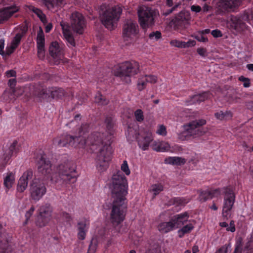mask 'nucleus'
Segmentation results:
<instances>
[{"label": "nucleus", "instance_id": "1", "mask_svg": "<svg viewBox=\"0 0 253 253\" xmlns=\"http://www.w3.org/2000/svg\"><path fill=\"white\" fill-rule=\"evenodd\" d=\"M105 124L106 127L105 132H94L86 139V133L88 132L89 126L88 124L85 123L82 124L77 135L64 134L54 138L53 144L59 147H84L85 145H88L99 148L95 162L98 171L102 172L108 168L109 163L112 159L113 150L111 144L114 133L113 118L110 116H106Z\"/></svg>", "mask_w": 253, "mask_h": 253}, {"label": "nucleus", "instance_id": "2", "mask_svg": "<svg viewBox=\"0 0 253 253\" xmlns=\"http://www.w3.org/2000/svg\"><path fill=\"white\" fill-rule=\"evenodd\" d=\"M35 161L39 172L43 175L45 180L49 179L52 184L62 186L74 183L77 180L78 174L74 164L67 161L56 168V171L51 173V163L43 153L37 154Z\"/></svg>", "mask_w": 253, "mask_h": 253}, {"label": "nucleus", "instance_id": "3", "mask_svg": "<svg viewBox=\"0 0 253 253\" xmlns=\"http://www.w3.org/2000/svg\"><path fill=\"white\" fill-rule=\"evenodd\" d=\"M113 198L110 213L111 221L118 225L125 219L127 207L126 196L128 193V184L126 176L119 171L114 174L109 184Z\"/></svg>", "mask_w": 253, "mask_h": 253}, {"label": "nucleus", "instance_id": "4", "mask_svg": "<svg viewBox=\"0 0 253 253\" xmlns=\"http://www.w3.org/2000/svg\"><path fill=\"white\" fill-rule=\"evenodd\" d=\"M139 71L138 63L134 61H126L120 64L114 70L115 76L120 77L123 81L129 84L130 77L137 74Z\"/></svg>", "mask_w": 253, "mask_h": 253}, {"label": "nucleus", "instance_id": "5", "mask_svg": "<svg viewBox=\"0 0 253 253\" xmlns=\"http://www.w3.org/2000/svg\"><path fill=\"white\" fill-rule=\"evenodd\" d=\"M122 9L119 6H114L106 8L100 15L102 24L110 30H114L117 26Z\"/></svg>", "mask_w": 253, "mask_h": 253}, {"label": "nucleus", "instance_id": "6", "mask_svg": "<svg viewBox=\"0 0 253 253\" xmlns=\"http://www.w3.org/2000/svg\"><path fill=\"white\" fill-rule=\"evenodd\" d=\"M220 189L221 194L224 196L222 215L223 217L227 218L235 202V187L234 186L229 185L220 188Z\"/></svg>", "mask_w": 253, "mask_h": 253}, {"label": "nucleus", "instance_id": "7", "mask_svg": "<svg viewBox=\"0 0 253 253\" xmlns=\"http://www.w3.org/2000/svg\"><path fill=\"white\" fill-rule=\"evenodd\" d=\"M247 22L250 23V15L246 10L236 15H231L229 19L231 28L239 33L248 29Z\"/></svg>", "mask_w": 253, "mask_h": 253}, {"label": "nucleus", "instance_id": "8", "mask_svg": "<svg viewBox=\"0 0 253 253\" xmlns=\"http://www.w3.org/2000/svg\"><path fill=\"white\" fill-rule=\"evenodd\" d=\"M138 20L143 29L152 27L155 24L156 12L148 6L140 7L138 10Z\"/></svg>", "mask_w": 253, "mask_h": 253}, {"label": "nucleus", "instance_id": "9", "mask_svg": "<svg viewBox=\"0 0 253 253\" xmlns=\"http://www.w3.org/2000/svg\"><path fill=\"white\" fill-rule=\"evenodd\" d=\"M242 3V0H218L215 5V11L221 15L236 12Z\"/></svg>", "mask_w": 253, "mask_h": 253}, {"label": "nucleus", "instance_id": "10", "mask_svg": "<svg viewBox=\"0 0 253 253\" xmlns=\"http://www.w3.org/2000/svg\"><path fill=\"white\" fill-rule=\"evenodd\" d=\"M126 134L131 140L133 139H136L138 146L143 151L148 149L149 145L153 139L151 133L145 132L139 134L136 130H134L130 126L128 127L127 134L126 133Z\"/></svg>", "mask_w": 253, "mask_h": 253}, {"label": "nucleus", "instance_id": "11", "mask_svg": "<svg viewBox=\"0 0 253 253\" xmlns=\"http://www.w3.org/2000/svg\"><path fill=\"white\" fill-rule=\"evenodd\" d=\"M206 124V120L203 119L195 120L190 122L186 130L179 135V138L183 140L187 139L189 136L196 137L203 135L205 132L201 129V127Z\"/></svg>", "mask_w": 253, "mask_h": 253}, {"label": "nucleus", "instance_id": "12", "mask_svg": "<svg viewBox=\"0 0 253 253\" xmlns=\"http://www.w3.org/2000/svg\"><path fill=\"white\" fill-rule=\"evenodd\" d=\"M21 150V144L17 140L7 144L3 149V154L0 156V166L5 168L12 157L16 156Z\"/></svg>", "mask_w": 253, "mask_h": 253}, {"label": "nucleus", "instance_id": "13", "mask_svg": "<svg viewBox=\"0 0 253 253\" xmlns=\"http://www.w3.org/2000/svg\"><path fill=\"white\" fill-rule=\"evenodd\" d=\"M46 188L42 180L35 178L30 183V193L32 200L39 201L45 194Z\"/></svg>", "mask_w": 253, "mask_h": 253}, {"label": "nucleus", "instance_id": "14", "mask_svg": "<svg viewBox=\"0 0 253 253\" xmlns=\"http://www.w3.org/2000/svg\"><path fill=\"white\" fill-rule=\"evenodd\" d=\"M71 27L76 33L81 35L84 33L86 27V21L83 15L75 11L71 16Z\"/></svg>", "mask_w": 253, "mask_h": 253}, {"label": "nucleus", "instance_id": "15", "mask_svg": "<svg viewBox=\"0 0 253 253\" xmlns=\"http://www.w3.org/2000/svg\"><path fill=\"white\" fill-rule=\"evenodd\" d=\"M139 33V27L136 22L130 20L126 21L123 26V35L125 41L136 39Z\"/></svg>", "mask_w": 253, "mask_h": 253}, {"label": "nucleus", "instance_id": "16", "mask_svg": "<svg viewBox=\"0 0 253 253\" xmlns=\"http://www.w3.org/2000/svg\"><path fill=\"white\" fill-rule=\"evenodd\" d=\"M52 211L51 207L49 204H45L39 209V215L36 222V225L42 227L46 225L50 219Z\"/></svg>", "mask_w": 253, "mask_h": 253}, {"label": "nucleus", "instance_id": "17", "mask_svg": "<svg viewBox=\"0 0 253 253\" xmlns=\"http://www.w3.org/2000/svg\"><path fill=\"white\" fill-rule=\"evenodd\" d=\"M37 178L34 174L33 171L29 169L25 171L19 178L17 186V190L19 192H24L28 186V184L34 179Z\"/></svg>", "mask_w": 253, "mask_h": 253}, {"label": "nucleus", "instance_id": "18", "mask_svg": "<svg viewBox=\"0 0 253 253\" xmlns=\"http://www.w3.org/2000/svg\"><path fill=\"white\" fill-rule=\"evenodd\" d=\"M19 11V7L15 4L0 8V24H3L8 21L12 16Z\"/></svg>", "mask_w": 253, "mask_h": 253}, {"label": "nucleus", "instance_id": "19", "mask_svg": "<svg viewBox=\"0 0 253 253\" xmlns=\"http://www.w3.org/2000/svg\"><path fill=\"white\" fill-rule=\"evenodd\" d=\"M50 56L55 60V64H58L63 55V47L57 42H52L49 47Z\"/></svg>", "mask_w": 253, "mask_h": 253}, {"label": "nucleus", "instance_id": "20", "mask_svg": "<svg viewBox=\"0 0 253 253\" xmlns=\"http://www.w3.org/2000/svg\"><path fill=\"white\" fill-rule=\"evenodd\" d=\"M189 20V15L185 12H181L175 16L171 22L175 29H179L186 28L188 24Z\"/></svg>", "mask_w": 253, "mask_h": 253}, {"label": "nucleus", "instance_id": "21", "mask_svg": "<svg viewBox=\"0 0 253 253\" xmlns=\"http://www.w3.org/2000/svg\"><path fill=\"white\" fill-rule=\"evenodd\" d=\"M198 193L199 194L198 199L202 203L221 195V189L218 188L211 190H199Z\"/></svg>", "mask_w": 253, "mask_h": 253}, {"label": "nucleus", "instance_id": "22", "mask_svg": "<svg viewBox=\"0 0 253 253\" xmlns=\"http://www.w3.org/2000/svg\"><path fill=\"white\" fill-rule=\"evenodd\" d=\"M89 227V221L86 218L80 219L77 223L78 238L80 240L85 239Z\"/></svg>", "mask_w": 253, "mask_h": 253}, {"label": "nucleus", "instance_id": "23", "mask_svg": "<svg viewBox=\"0 0 253 253\" xmlns=\"http://www.w3.org/2000/svg\"><path fill=\"white\" fill-rule=\"evenodd\" d=\"M211 94L209 91H205L201 93L192 95L189 99L185 101L186 105H190L196 103H200L211 97Z\"/></svg>", "mask_w": 253, "mask_h": 253}, {"label": "nucleus", "instance_id": "24", "mask_svg": "<svg viewBox=\"0 0 253 253\" xmlns=\"http://www.w3.org/2000/svg\"><path fill=\"white\" fill-rule=\"evenodd\" d=\"M10 251L8 240L6 237V234L3 233L2 227L0 225V253H9Z\"/></svg>", "mask_w": 253, "mask_h": 253}, {"label": "nucleus", "instance_id": "25", "mask_svg": "<svg viewBox=\"0 0 253 253\" xmlns=\"http://www.w3.org/2000/svg\"><path fill=\"white\" fill-rule=\"evenodd\" d=\"M60 25L62 28L63 36L68 43L71 46H75V39L69 29V25L63 22L60 23Z\"/></svg>", "mask_w": 253, "mask_h": 253}, {"label": "nucleus", "instance_id": "26", "mask_svg": "<svg viewBox=\"0 0 253 253\" xmlns=\"http://www.w3.org/2000/svg\"><path fill=\"white\" fill-rule=\"evenodd\" d=\"M43 94H46L48 95L49 97H51L52 98H60L64 95V90L62 88L58 87H52L49 88L48 90H44V89L42 91Z\"/></svg>", "mask_w": 253, "mask_h": 253}, {"label": "nucleus", "instance_id": "27", "mask_svg": "<svg viewBox=\"0 0 253 253\" xmlns=\"http://www.w3.org/2000/svg\"><path fill=\"white\" fill-rule=\"evenodd\" d=\"M37 43L38 56L40 57L43 55L44 51L45 39L43 32L41 28L38 33L37 38Z\"/></svg>", "mask_w": 253, "mask_h": 253}, {"label": "nucleus", "instance_id": "28", "mask_svg": "<svg viewBox=\"0 0 253 253\" xmlns=\"http://www.w3.org/2000/svg\"><path fill=\"white\" fill-rule=\"evenodd\" d=\"M175 226L174 222L171 218L168 222L160 223L158 226V228L161 233L165 234L173 230L175 228Z\"/></svg>", "mask_w": 253, "mask_h": 253}, {"label": "nucleus", "instance_id": "29", "mask_svg": "<svg viewBox=\"0 0 253 253\" xmlns=\"http://www.w3.org/2000/svg\"><path fill=\"white\" fill-rule=\"evenodd\" d=\"M189 215L188 213L186 211L176 214L173 216L171 218L173 220V222H174V225H183L185 223H186L189 218Z\"/></svg>", "mask_w": 253, "mask_h": 253}, {"label": "nucleus", "instance_id": "30", "mask_svg": "<svg viewBox=\"0 0 253 253\" xmlns=\"http://www.w3.org/2000/svg\"><path fill=\"white\" fill-rule=\"evenodd\" d=\"M3 176V185L7 190H9L15 182V173L12 171H8L4 174Z\"/></svg>", "mask_w": 253, "mask_h": 253}, {"label": "nucleus", "instance_id": "31", "mask_svg": "<svg viewBox=\"0 0 253 253\" xmlns=\"http://www.w3.org/2000/svg\"><path fill=\"white\" fill-rule=\"evenodd\" d=\"M27 32V28L26 27H22L20 28V32L17 33L12 39L11 44L16 48L19 46L22 38L26 35Z\"/></svg>", "mask_w": 253, "mask_h": 253}, {"label": "nucleus", "instance_id": "32", "mask_svg": "<svg viewBox=\"0 0 253 253\" xmlns=\"http://www.w3.org/2000/svg\"><path fill=\"white\" fill-rule=\"evenodd\" d=\"M190 199L184 197H174L169 201V205H175V206H184L189 202Z\"/></svg>", "mask_w": 253, "mask_h": 253}, {"label": "nucleus", "instance_id": "33", "mask_svg": "<svg viewBox=\"0 0 253 253\" xmlns=\"http://www.w3.org/2000/svg\"><path fill=\"white\" fill-rule=\"evenodd\" d=\"M170 148L169 144L165 141L155 142L153 145V150L157 152L169 151Z\"/></svg>", "mask_w": 253, "mask_h": 253}, {"label": "nucleus", "instance_id": "34", "mask_svg": "<svg viewBox=\"0 0 253 253\" xmlns=\"http://www.w3.org/2000/svg\"><path fill=\"white\" fill-rule=\"evenodd\" d=\"M165 163L167 164L181 166L186 163V160L179 157H169L165 159Z\"/></svg>", "mask_w": 253, "mask_h": 253}, {"label": "nucleus", "instance_id": "35", "mask_svg": "<svg viewBox=\"0 0 253 253\" xmlns=\"http://www.w3.org/2000/svg\"><path fill=\"white\" fill-rule=\"evenodd\" d=\"M29 10L34 12L37 16L40 18L41 21L45 25L47 24V21L45 15L42 12V11L33 5H30L28 7Z\"/></svg>", "mask_w": 253, "mask_h": 253}, {"label": "nucleus", "instance_id": "36", "mask_svg": "<svg viewBox=\"0 0 253 253\" xmlns=\"http://www.w3.org/2000/svg\"><path fill=\"white\" fill-rule=\"evenodd\" d=\"M215 117L219 120L227 121L230 120L232 118V114L230 111H226L225 112L223 111H220L214 114Z\"/></svg>", "mask_w": 253, "mask_h": 253}, {"label": "nucleus", "instance_id": "37", "mask_svg": "<svg viewBox=\"0 0 253 253\" xmlns=\"http://www.w3.org/2000/svg\"><path fill=\"white\" fill-rule=\"evenodd\" d=\"M65 0H43V3L48 9L53 8L55 6H61L65 3Z\"/></svg>", "mask_w": 253, "mask_h": 253}, {"label": "nucleus", "instance_id": "38", "mask_svg": "<svg viewBox=\"0 0 253 253\" xmlns=\"http://www.w3.org/2000/svg\"><path fill=\"white\" fill-rule=\"evenodd\" d=\"M194 228L192 224H188L184 226L182 228L178 231V237L182 238L185 234L190 233Z\"/></svg>", "mask_w": 253, "mask_h": 253}, {"label": "nucleus", "instance_id": "39", "mask_svg": "<svg viewBox=\"0 0 253 253\" xmlns=\"http://www.w3.org/2000/svg\"><path fill=\"white\" fill-rule=\"evenodd\" d=\"M95 101L99 105H105L109 103V100L102 96L100 92H97L95 96Z\"/></svg>", "mask_w": 253, "mask_h": 253}, {"label": "nucleus", "instance_id": "40", "mask_svg": "<svg viewBox=\"0 0 253 253\" xmlns=\"http://www.w3.org/2000/svg\"><path fill=\"white\" fill-rule=\"evenodd\" d=\"M135 120L139 123H142L144 120V116L143 111L140 109H137L134 112Z\"/></svg>", "mask_w": 253, "mask_h": 253}, {"label": "nucleus", "instance_id": "41", "mask_svg": "<svg viewBox=\"0 0 253 253\" xmlns=\"http://www.w3.org/2000/svg\"><path fill=\"white\" fill-rule=\"evenodd\" d=\"M145 253H162L161 247L156 243L151 244Z\"/></svg>", "mask_w": 253, "mask_h": 253}, {"label": "nucleus", "instance_id": "42", "mask_svg": "<svg viewBox=\"0 0 253 253\" xmlns=\"http://www.w3.org/2000/svg\"><path fill=\"white\" fill-rule=\"evenodd\" d=\"M146 79L144 76L139 78L137 81V87L139 91H142L144 89L147 84Z\"/></svg>", "mask_w": 253, "mask_h": 253}, {"label": "nucleus", "instance_id": "43", "mask_svg": "<svg viewBox=\"0 0 253 253\" xmlns=\"http://www.w3.org/2000/svg\"><path fill=\"white\" fill-rule=\"evenodd\" d=\"M243 251V240L241 238H238L235 244V249L233 253H242Z\"/></svg>", "mask_w": 253, "mask_h": 253}, {"label": "nucleus", "instance_id": "44", "mask_svg": "<svg viewBox=\"0 0 253 253\" xmlns=\"http://www.w3.org/2000/svg\"><path fill=\"white\" fill-rule=\"evenodd\" d=\"M163 189V185L161 183L155 184L151 186V190L154 192L155 196L159 194Z\"/></svg>", "mask_w": 253, "mask_h": 253}, {"label": "nucleus", "instance_id": "45", "mask_svg": "<svg viewBox=\"0 0 253 253\" xmlns=\"http://www.w3.org/2000/svg\"><path fill=\"white\" fill-rule=\"evenodd\" d=\"M239 81L243 83V86L244 87H249L251 86L250 79L248 78L241 76L239 77Z\"/></svg>", "mask_w": 253, "mask_h": 253}, {"label": "nucleus", "instance_id": "46", "mask_svg": "<svg viewBox=\"0 0 253 253\" xmlns=\"http://www.w3.org/2000/svg\"><path fill=\"white\" fill-rule=\"evenodd\" d=\"M194 37L195 39L200 42H207L209 41L207 37H205L201 33H198V32H197V34L194 36Z\"/></svg>", "mask_w": 253, "mask_h": 253}, {"label": "nucleus", "instance_id": "47", "mask_svg": "<svg viewBox=\"0 0 253 253\" xmlns=\"http://www.w3.org/2000/svg\"><path fill=\"white\" fill-rule=\"evenodd\" d=\"M231 243L229 242L227 244H225L224 245L222 246L221 248H220L219 249H218L216 251L218 253H227L228 249L231 248Z\"/></svg>", "mask_w": 253, "mask_h": 253}, {"label": "nucleus", "instance_id": "48", "mask_svg": "<svg viewBox=\"0 0 253 253\" xmlns=\"http://www.w3.org/2000/svg\"><path fill=\"white\" fill-rule=\"evenodd\" d=\"M170 44L172 46L179 48H185L184 42L174 40L170 42Z\"/></svg>", "mask_w": 253, "mask_h": 253}, {"label": "nucleus", "instance_id": "49", "mask_svg": "<svg viewBox=\"0 0 253 253\" xmlns=\"http://www.w3.org/2000/svg\"><path fill=\"white\" fill-rule=\"evenodd\" d=\"M149 38L151 40H158L161 38V33L159 31L152 32L149 35Z\"/></svg>", "mask_w": 253, "mask_h": 253}, {"label": "nucleus", "instance_id": "50", "mask_svg": "<svg viewBox=\"0 0 253 253\" xmlns=\"http://www.w3.org/2000/svg\"><path fill=\"white\" fill-rule=\"evenodd\" d=\"M61 216L66 222L70 224H71V222L72 221L73 218L69 213L63 211L61 213Z\"/></svg>", "mask_w": 253, "mask_h": 253}, {"label": "nucleus", "instance_id": "51", "mask_svg": "<svg viewBox=\"0 0 253 253\" xmlns=\"http://www.w3.org/2000/svg\"><path fill=\"white\" fill-rule=\"evenodd\" d=\"M96 248L97 244L96 243V242H94L93 240H92L89 244L87 253H95L96 252Z\"/></svg>", "mask_w": 253, "mask_h": 253}, {"label": "nucleus", "instance_id": "52", "mask_svg": "<svg viewBox=\"0 0 253 253\" xmlns=\"http://www.w3.org/2000/svg\"><path fill=\"white\" fill-rule=\"evenodd\" d=\"M34 211H35L34 207L32 206L31 207L30 209L26 212V213H25L26 220L24 223V225H26L27 224L29 219L30 218L31 215L33 214Z\"/></svg>", "mask_w": 253, "mask_h": 253}, {"label": "nucleus", "instance_id": "53", "mask_svg": "<svg viewBox=\"0 0 253 253\" xmlns=\"http://www.w3.org/2000/svg\"><path fill=\"white\" fill-rule=\"evenodd\" d=\"M145 78L146 79L147 83L151 84H155L157 82V77L154 75H149L144 76Z\"/></svg>", "mask_w": 253, "mask_h": 253}, {"label": "nucleus", "instance_id": "54", "mask_svg": "<svg viewBox=\"0 0 253 253\" xmlns=\"http://www.w3.org/2000/svg\"><path fill=\"white\" fill-rule=\"evenodd\" d=\"M121 169L123 171L126 175L130 174V170L128 168L127 163L126 161H124L121 166Z\"/></svg>", "mask_w": 253, "mask_h": 253}, {"label": "nucleus", "instance_id": "55", "mask_svg": "<svg viewBox=\"0 0 253 253\" xmlns=\"http://www.w3.org/2000/svg\"><path fill=\"white\" fill-rule=\"evenodd\" d=\"M2 97L5 102H10L12 101V98L14 97V95L12 93H4Z\"/></svg>", "mask_w": 253, "mask_h": 253}, {"label": "nucleus", "instance_id": "56", "mask_svg": "<svg viewBox=\"0 0 253 253\" xmlns=\"http://www.w3.org/2000/svg\"><path fill=\"white\" fill-rule=\"evenodd\" d=\"M16 48H17L15 47L11 44H10L9 46H7L5 52V55L9 56L11 55Z\"/></svg>", "mask_w": 253, "mask_h": 253}, {"label": "nucleus", "instance_id": "57", "mask_svg": "<svg viewBox=\"0 0 253 253\" xmlns=\"http://www.w3.org/2000/svg\"><path fill=\"white\" fill-rule=\"evenodd\" d=\"M157 133L162 136H165L167 134L166 127L163 125L159 126L158 130H157Z\"/></svg>", "mask_w": 253, "mask_h": 253}, {"label": "nucleus", "instance_id": "58", "mask_svg": "<svg viewBox=\"0 0 253 253\" xmlns=\"http://www.w3.org/2000/svg\"><path fill=\"white\" fill-rule=\"evenodd\" d=\"M211 34L214 38H217L222 37L223 35L221 31L218 29L213 30L211 32Z\"/></svg>", "mask_w": 253, "mask_h": 253}, {"label": "nucleus", "instance_id": "59", "mask_svg": "<svg viewBox=\"0 0 253 253\" xmlns=\"http://www.w3.org/2000/svg\"><path fill=\"white\" fill-rule=\"evenodd\" d=\"M182 150L181 146L175 144L170 148L169 151L171 152H178Z\"/></svg>", "mask_w": 253, "mask_h": 253}, {"label": "nucleus", "instance_id": "60", "mask_svg": "<svg viewBox=\"0 0 253 253\" xmlns=\"http://www.w3.org/2000/svg\"><path fill=\"white\" fill-rule=\"evenodd\" d=\"M5 41L3 39H0V55L2 56L5 55V51H4Z\"/></svg>", "mask_w": 253, "mask_h": 253}, {"label": "nucleus", "instance_id": "61", "mask_svg": "<svg viewBox=\"0 0 253 253\" xmlns=\"http://www.w3.org/2000/svg\"><path fill=\"white\" fill-rule=\"evenodd\" d=\"M191 10L195 13H199L202 11V8L198 5H192L191 6Z\"/></svg>", "mask_w": 253, "mask_h": 253}, {"label": "nucleus", "instance_id": "62", "mask_svg": "<svg viewBox=\"0 0 253 253\" xmlns=\"http://www.w3.org/2000/svg\"><path fill=\"white\" fill-rule=\"evenodd\" d=\"M196 43V41L193 40H189L187 42H184L185 48L194 46Z\"/></svg>", "mask_w": 253, "mask_h": 253}, {"label": "nucleus", "instance_id": "63", "mask_svg": "<svg viewBox=\"0 0 253 253\" xmlns=\"http://www.w3.org/2000/svg\"><path fill=\"white\" fill-rule=\"evenodd\" d=\"M5 74L7 78L15 77L16 76V72L13 70H10L6 71Z\"/></svg>", "mask_w": 253, "mask_h": 253}, {"label": "nucleus", "instance_id": "64", "mask_svg": "<svg viewBox=\"0 0 253 253\" xmlns=\"http://www.w3.org/2000/svg\"><path fill=\"white\" fill-rule=\"evenodd\" d=\"M197 52L200 55L205 56L207 52V50L206 48L200 47L197 48Z\"/></svg>", "mask_w": 253, "mask_h": 253}]
</instances>
